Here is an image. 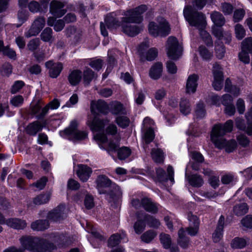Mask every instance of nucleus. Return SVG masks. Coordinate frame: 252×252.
Returning a JSON list of instances; mask_svg holds the SVG:
<instances>
[{
	"mask_svg": "<svg viewBox=\"0 0 252 252\" xmlns=\"http://www.w3.org/2000/svg\"><path fill=\"white\" fill-rule=\"evenodd\" d=\"M148 9L145 4L124 11L121 22L115 18L113 14L108 15L105 20L107 28L110 30L121 27V31L129 36H134L143 31L140 24L143 20V14Z\"/></svg>",
	"mask_w": 252,
	"mask_h": 252,
	"instance_id": "nucleus-1",
	"label": "nucleus"
},
{
	"mask_svg": "<svg viewBox=\"0 0 252 252\" xmlns=\"http://www.w3.org/2000/svg\"><path fill=\"white\" fill-rule=\"evenodd\" d=\"M233 122L232 120L226 121L223 125L218 124L214 126L211 135L212 142L219 149H225L227 153L232 152L237 147L234 140L227 141L223 136L232 130Z\"/></svg>",
	"mask_w": 252,
	"mask_h": 252,
	"instance_id": "nucleus-2",
	"label": "nucleus"
},
{
	"mask_svg": "<svg viewBox=\"0 0 252 252\" xmlns=\"http://www.w3.org/2000/svg\"><path fill=\"white\" fill-rule=\"evenodd\" d=\"M184 15L186 20L191 26L200 30L201 36L208 45H212V40L209 33L204 30L206 26V17L201 12L194 11L191 6H186L184 9Z\"/></svg>",
	"mask_w": 252,
	"mask_h": 252,
	"instance_id": "nucleus-3",
	"label": "nucleus"
},
{
	"mask_svg": "<svg viewBox=\"0 0 252 252\" xmlns=\"http://www.w3.org/2000/svg\"><path fill=\"white\" fill-rule=\"evenodd\" d=\"M20 240L24 248L33 252H50L55 248L53 244L38 237L23 236Z\"/></svg>",
	"mask_w": 252,
	"mask_h": 252,
	"instance_id": "nucleus-4",
	"label": "nucleus"
},
{
	"mask_svg": "<svg viewBox=\"0 0 252 252\" xmlns=\"http://www.w3.org/2000/svg\"><path fill=\"white\" fill-rule=\"evenodd\" d=\"M77 126L78 123L76 120L72 121L67 128L60 132L61 136L73 140L85 139L87 137V133L85 131L78 130Z\"/></svg>",
	"mask_w": 252,
	"mask_h": 252,
	"instance_id": "nucleus-5",
	"label": "nucleus"
},
{
	"mask_svg": "<svg viewBox=\"0 0 252 252\" xmlns=\"http://www.w3.org/2000/svg\"><path fill=\"white\" fill-rule=\"evenodd\" d=\"M148 31L149 33L153 36H165L169 34L170 28L166 20L161 19L158 24L154 22H150L148 25Z\"/></svg>",
	"mask_w": 252,
	"mask_h": 252,
	"instance_id": "nucleus-6",
	"label": "nucleus"
},
{
	"mask_svg": "<svg viewBox=\"0 0 252 252\" xmlns=\"http://www.w3.org/2000/svg\"><path fill=\"white\" fill-rule=\"evenodd\" d=\"M166 53L168 57L172 60H177L182 55V47L179 44L176 38L170 36L166 44Z\"/></svg>",
	"mask_w": 252,
	"mask_h": 252,
	"instance_id": "nucleus-7",
	"label": "nucleus"
},
{
	"mask_svg": "<svg viewBox=\"0 0 252 252\" xmlns=\"http://www.w3.org/2000/svg\"><path fill=\"white\" fill-rule=\"evenodd\" d=\"M94 137L99 148L102 150H106L109 154L115 152L119 147L118 142L110 141L108 143L107 137L104 133H96L94 135Z\"/></svg>",
	"mask_w": 252,
	"mask_h": 252,
	"instance_id": "nucleus-8",
	"label": "nucleus"
},
{
	"mask_svg": "<svg viewBox=\"0 0 252 252\" xmlns=\"http://www.w3.org/2000/svg\"><path fill=\"white\" fill-rule=\"evenodd\" d=\"M214 80L212 85L215 90L220 91L222 87L223 75L222 68L220 64L215 63L213 67Z\"/></svg>",
	"mask_w": 252,
	"mask_h": 252,
	"instance_id": "nucleus-9",
	"label": "nucleus"
},
{
	"mask_svg": "<svg viewBox=\"0 0 252 252\" xmlns=\"http://www.w3.org/2000/svg\"><path fill=\"white\" fill-rule=\"evenodd\" d=\"M45 22V19L43 17H39L36 18L33 22L31 28L27 32L26 34V36L29 37L38 34L41 29L44 27Z\"/></svg>",
	"mask_w": 252,
	"mask_h": 252,
	"instance_id": "nucleus-10",
	"label": "nucleus"
},
{
	"mask_svg": "<svg viewBox=\"0 0 252 252\" xmlns=\"http://www.w3.org/2000/svg\"><path fill=\"white\" fill-rule=\"evenodd\" d=\"M97 189L100 194L109 191L110 188L113 187L111 181L105 176H99L96 180Z\"/></svg>",
	"mask_w": 252,
	"mask_h": 252,
	"instance_id": "nucleus-11",
	"label": "nucleus"
},
{
	"mask_svg": "<svg viewBox=\"0 0 252 252\" xmlns=\"http://www.w3.org/2000/svg\"><path fill=\"white\" fill-rule=\"evenodd\" d=\"M64 205H60L56 208L50 212L47 216L48 220L53 221H59L63 219L65 216L64 211Z\"/></svg>",
	"mask_w": 252,
	"mask_h": 252,
	"instance_id": "nucleus-12",
	"label": "nucleus"
},
{
	"mask_svg": "<svg viewBox=\"0 0 252 252\" xmlns=\"http://www.w3.org/2000/svg\"><path fill=\"white\" fill-rule=\"evenodd\" d=\"M189 226L187 228L188 234L190 236H195L197 234L199 229V221L198 218L191 214L188 215Z\"/></svg>",
	"mask_w": 252,
	"mask_h": 252,
	"instance_id": "nucleus-13",
	"label": "nucleus"
},
{
	"mask_svg": "<svg viewBox=\"0 0 252 252\" xmlns=\"http://www.w3.org/2000/svg\"><path fill=\"white\" fill-rule=\"evenodd\" d=\"M199 76L196 74H190L189 76L186 85V92L187 93L190 94H193L196 92L198 86V80Z\"/></svg>",
	"mask_w": 252,
	"mask_h": 252,
	"instance_id": "nucleus-14",
	"label": "nucleus"
},
{
	"mask_svg": "<svg viewBox=\"0 0 252 252\" xmlns=\"http://www.w3.org/2000/svg\"><path fill=\"white\" fill-rule=\"evenodd\" d=\"M92 111L94 113L107 114L109 112V104L102 100L97 101H93L91 103Z\"/></svg>",
	"mask_w": 252,
	"mask_h": 252,
	"instance_id": "nucleus-15",
	"label": "nucleus"
},
{
	"mask_svg": "<svg viewBox=\"0 0 252 252\" xmlns=\"http://www.w3.org/2000/svg\"><path fill=\"white\" fill-rule=\"evenodd\" d=\"M46 67L49 69V75L52 78H57L60 74L63 69V65L61 63H54L52 61L46 63Z\"/></svg>",
	"mask_w": 252,
	"mask_h": 252,
	"instance_id": "nucleus-16",
	"label": "nucleus"
},
{
	"mask_svg": "<svg viewBox=\"0 0 252 252\" xmlns=\"http://www.w3.org/2000/svg\"><path fill=\"white\" fill-rule=\"evenodd\" d=\"M64 6L63 2L53 1L50 4V11L54 16L61 17L66 12V11L63 9Z\"/></svg>",
	"mask_w": 252,
	"mask_h": 252,
	"instance_id": "nucleus-17",
	"label": "nucleus"
},
{
	"mask_svg": "<svg viewBox=\"0 0 252 252\" xmlns=\"http://www.w3.org/2000/svg\"><path fill=\"white\" fill-rule=\"evenodd\" d=\"M5 224L9 227L15 229H22L27 225L26 220L19 218H10L6 220Z\"/></svg>",
	"mask_w": 252,
	"mask_h": 252,
	"instance_id": "nucleus-18",
	"label": "nucleus"
},
{
	"mask_svg": "<svg viewBox=\"0 0 252 252\" xmlns=\"http://www.w3.org/2000/svg\"><path fill=\"white\" fill-rule=\"evenodd\" d=\"M106 122H108L106 120L99 119L97 118H94L92 120H89L88 122V124L91 130L94 132H98L102 130Z\"/></svg>",
	"mask_w": 252,
	"mask_h": 252,
	"instance_id": "nucleus-19",
	"label": "nucleus"
},
{
	"mask_svg": "<svg viewBox=\"0 0 252 252\" xmlns=\"http://www.w3.org/2000/svg\"><path fill=\"white\" fill-rule=\"evenodd\" d=\"M92 170L90 167L85 165H79L77 174L80 179L83 182L87 181L90 178Z\"/></svg>",
	"mask_w": 252,
	"mask_h": 252,
	"instance_id": "nucleus-20",
	"label": "nucleus"
},
{
	"mask_svg": "<svg viewBox=\"0 0 252 252\" xmlns=\"http://www.w3.org/2000/svg\"><path fill=\"white\" fill-rule=\"evenodd\" d=\"M224 223V218L222 216H221L219 220L216 229L213 234V239L215 242H219L222 237V230Z\"/></svg>",
	"mask_w": 252,
	"mask_h": 252,
	"instance_id": "nucleus-21",
	"label": "nucleus"
},
{
	"mask_svg": "<svg viewBox=\"0 0 252 252\" xmlns=\"http://www.w3.org/2000/svg\"><path fill=\"white\" fill-rule=\"evenodd\" d=\"M162 72V64L160 63H155L151 68L149 71L150 77L154 80L159 79Z\"/></svg>",
	"mask_w": 252,
	"mask_h": 252,
	"instance_id": "nucleus-22",
	"label": "nucleus"
},
{
	"mask_svg": "<svg viewBox=\"0 0 252 252\" xmlns=\"http://www.w3.org/2000/svg\"><path fill=\"white\" fill-rule=\"evenodd\" d=\"M109 112L115 115L124 114L125 113V109L121 102L113 101L109 104Z\"/></svg>",
	"mask_w": 252,
	"mask_h": 252,
	"instance_id": "nucleus-23",
	"label": "nucleus"
},
{
	"mask_svg": "<svg viewBox=\"0 0 252 252\" xmlns=\"http://www.w3.org/2000/svg\"><path fill=\"white\" fill-rule=\"evenodd\" d=\"M142 205L148 212L156 213L158 211L157 205L149 198H145L142 199Z\"/></svg>",
	"mask_w": 252,
	"mask_h": 252,
	"instance_id": "nucleus-24",
	"label": "nucleus"
},
{
	"mask_svg": "<svg viewBox=\"0 0 252 252\" xmlns=\"http://www.w3.org/2000/svg\"><path fill=\"white\" fill-rule=\"evenodd\" d=\"M186 177L188 179L190 185L194 187H200L203 183V181L201 176L197 174H193L188 176L186 174Z\"/></svg>",
	"mask_w": 252,
	"mask_h": 252,
	"instance_id": "nucleus-25",
	"label": "nucleus"
},
{
	"mask_svg": "<svg viewBox=\"0 0 252 252\" xmlns=\"http://www.w3.org/2000/svg\"><path fill=\"white\" fill-rule=\"evenodd\" d=\"M45 126L44 123L42 124L40 122L36 121L29 125L27 127V132L31 135H35L36 133L41 130Z\"/></svg>",
	"mask_w": 252,
	"mask_h": 252,
	"instance_id": "nucleus-26",
	"label": "nucleus"
},
{
	"mask_svg": "<svg viewBox=\"0 0 252 252\" xmlns=\"http://www.w3.org/2000/svg\"><path fill=\"white\" fill-rule=\"evenodd\" d=\"M49 223L46 220H37L31 223V228L34 230L43 231L49 227Z\"/></svg>",
	"mask_w": 252,
	"mask_h": 252,
	"instance_id": "nucleus-27",
	"label": "nucleus"
},
{
	"mask_svg": "<svg viewBox=\"0 0 252 252\" xmlns=\"http://www.w3.org/2000/svg\"><path fill=\"white\" fill-rule=\"evenodd\" d=\"M211 18L214 24V26L221 27L225 23V19L224 17L219 12H213L211 15Z\"/></svg>",
	"mask_w": 252,
	"mask_h": 252,
	"instance_id": "nucleus-28",
	"label": "nucleus"
},
{
	"mask_svg": "<svg viewBox=\"0 0 252 252\" xmlns=\"http://www.w3.org/2000/svg\"><path fill=\"white\" fill-rule=\"evenodd\" d=\"M81 78V71L77 70H74L69 74L68 81L71 85L76 86L80 82Z\"/></svg>",
	"mask_w": 252,
	"mask_h": 252,
	"instance_id": "nucleus-29",
	"label": "nucleus"
},
{
	"mask_svg": "<svg viewBox=\"0 0 252 252\" xmlns=\"http://www.w3.org/2000/svg\"><path fill=\"white\" fill-rule=\"evenodd\" d=\"M125 237L126 234L123 232L121 234L116 233L111 235L108 240V246L113 247L117 245L121 242V240L124 239Z\"/></svg>",
	"mask_w": 252,
	"mask_h": 252,
	"instance_id": "nucleus-30",
	"label": "nucleus"
},
{
	"mask_svg": "<svg viewBox=\"0 0 252 252\" xmlns=\"http://www.w3.org/2000/svg\"><path fill=\"white\" fill-rule=\"evenodd\" d=\"M191 110V105L189 100L186 98H182L180 103L181 113L184 115H187L190 113Z\"/></svg>",
	"mask_w": 252,
	"mask_h": 252,
	"instance_id": "nucleus-31",
	"label": "nucleus"
},
{
	"mask_svg": "<svg viewBox=\"0 0 252 252\" xmlns=\"http://www.w3.org/2000/svg\"><path fill=\"white\" fill-rule=\"evenodd\" d=\"M50 197L51 194L49 192L40 194L33 199V202L35 205H37L46 203L49 201Z\"/></svg>",
	"mask_w": 252,
	"mask_h": 252,
	"instance_id": "nucleus-32",
	"label": "nucleus"
},
{
	"mask_svg": "<svg viewBox=\"0 0 252 252\" xmlns=\"http://www.w3.org/2000/svg\"><path fill=\"white\" fill-rule=\"evenodd\" d=\"M52 34V30L50 28H46L42 31L41 33V39L44 42L52 43L54 40V37H53Z\"/></svg>",
	"mask_w": 252,
	"mask_h": 252,
	"instance_id": "nucleus-33",
	"label": "nucleus"
},
{
	"mask_svg": "<svg viewBox=\"0 0 252 252\" xmlns=\"http://www.w3.org/2000/svg\"><path fill=\"white\" fill-rule=\"evenodd\" d=\"M151 154L153 159L156 162H161L163 161L164 154L160 149L153 148L152 150Z\"/></svg>",
	"mask_w": 252,
	"mask_h": 252,
	"instance_id": "nucleus-34",
	"label": "nucleus"
},
{
	"mask_svg": "<svg viewBox=\"0 0 252 252\" xmlns=\"http://www.w3.org/2000/svg\"><path fill=\"white\" fill-rule=\"evenodd\" d=\"M179 239L178 240L180 246L183 248H186L189 244V239L185 236V231L183 228H181L178 232Z\"/></svg>",
	"mask_w": 252,
	"mask_h": 252,
	"instance_id": "nucleus-35",
	"label": "nucleus"
},
{
	"mask_svg": "<svg viewBox=\"0 0 252 252\" xmlns=\"http://www.w3.org/2000/svg\"><path fill=\"white\" fill-rule=\"evenodd\" d=\"M248 207L246 203H242L236 205L234 207V213L237 216H242L247 213Z\"/></svg>",
	"mask_w": 252,
	"mask_h": 252,
	"instance_id": "nucleus-36",
	"label": "nucleus"
},
{
	"mask_svg": "<svg viewBox=\"0 0 252 252\" xmlns=\"http://www.w3.org/2000/svg\"><path fill=\"white\" fill-rule=\"evenodd\" d=\"M115 122L120 127L125 128L129 126L130 120L126 116H119L116 118Z\"/></svg>",
	"mask_w": 252,
	"mask_h": 252,
	"instance_id": "nucleus-37",
	"label": "nucleus"
},
{
	"mask_svg": "<svg viewBox=\"0 0 252 252\" xmlns=\"http://www.w3.org/2000/svg\"><path fill=\"white\" fill-rule=\"evenodd\" d=\"M28 12L25 8H21V9L19 10L18 12V19L20 24L17 25L16 27H19L21 26L25 21H27L28 18Z\"/></svg>",
	"mask_w": 252,
	"mask_h": 252,
	"instance_id": "nucleus-38",
	"label": "nucleus"
},
{
	"mask_svg": "<svg viewBox=\"0 0 252 252\" xmlns=\"http://www.w3.org/2000/svg\"><path fill=\"white\" fill-rule=\"evenodd\" d=\"M236 37L238 40L242 39L246 35V31L243 26L239 24L234 27Z\"/></svg>",
	"mask_w": 252,
	"mask_h": 252,
	"instance_id": "nucleus-39",
	"label": "nucleus"
},
{
	"mask_svg": "<svg viewBox=\"0 0 252 252\" xmlns=\"http://www.w3.org/2000/svg\"><path fill=\"white\" fill-rule=\"evenodd\" d=\"M157 233L153 230H149L143 233L141 236V240L145 243H150L157 236Z\"/></svg>",
	"mask_w": 252,
	"mask_h": 252,
	"instance_id": "nucleus-40",
	"label": "nucleus"
},
{
	"mask_svg": "<svg viewBox=\"0 0 252 252\" xmlns=\"http://www.w3.org/2000/svg\"><path fill=\"white\" fill-rule=\"evenodd\" d=\"M225 49L223 44L221 43H218L215 46V53L218 59H222L225 55Z\"/></svg>",
	"mask_w": 252,
	"mask_h": 252,
	"instance_id": "nucleus-41",
	"label": "nucleus"
},
{
	"mask_svg": "<svg viewBox=\"0 0 252 252\" xmlns=\"http://www.w3.org/2000/svg\"><path fill=\"white\" fill-rule=\"evenodd\" d=\"M138 218V220L134 223V229L136 233L140 234L144 230L146 224L144 221L139 220L141 218L139 216Z\"/></svg>",
	"mask_w": 252,
	"mask_h": 252,
	"instance_id": "nucleus-42",
	"label": "nucleus"
},
{
	"mask_svg": "<svg viewBox=\"0 0 252 252\" xmlns=\"http://www.w3.org/2000/svg\"><path fill=\"white\" fill-rule=\"evenodd\" d=\"M246 241L242 238H236L231 242V246L234 249H242L246 246Z\"/></svg>",
	"mask_w": 252,
	"mask_h": 252,
	"instance_id": "nucleus-43",
	"label": "nucleus"
},
{
	"mask_svg": "<svg viewBox=\"0 0 252 252\" xmlns=\"http://www.w3.org/2000/svg\"><path fill=\"white\" fill-rule=\"evenodd\" d=\"M159 237L161 243L163 247L165 249L169 248L171 244L170 236L168 234L161 233Z\"/></svg>",
	"mask_w": 252,
	"mask_h": 252,
	"instance_id": "nucleus-44",
	"label": "nucleus"
},
{
	"mask_svg": "<svg viewBox=\"0 0 252 252\" xmlns=\"http://www.w3.org/2000/svg\"><path fill=\"white\" fill-rule=\"evenodd\" d=\"M199 52L202 59L205 60H209L213 56L212 52L209 51L204 46H200L199 49Z\"/></svg>",
	"mask_w": 252,
	"mask_h": 252,
	"instance_id": "nucleus-45",
	"label": "nucleus"
},
{
	"mask_svg": "<svg viewBox=\"0 0 252 252\" xmlns=\"http://www.w3.org/2000/svg\"><path fill=\"white\" fill-rule=\"evenodd\" d=\"M94 72L90 68H87L84 71V82L86 85H88L94 78Z\"/></svg>",
	"mask_w": 252,
	"mask_h": 252,
	"instance_id": "nucleus-46",
	"label": "nucleus"
},
{
	"mask_svg": "<svg viewBox=\"0 0 252 252\" xmlns=\"http://www.w3.org/2000/svg\"><path fill=\"white\" fill-rule=\"evenodd\" d=\"M131 150L127 147H124L118 151V157L120 159H124L129 156Z\"/></svg>",
	"mask_w": 252,
	"mask_h": 252,
	"instance_id": "nucleus-47",
	"label": "nucleus"
},
{
	"mask_svg": "<svg viewBox=\"0 0 252 252\" xmlns=\"http://www.w3.org/2000/svg\"><path fill=\"white\" fill-rule=\"evenodd\" d=\"M242 48L252 53V37L246 38L242 42Z\"/></svg>",
	"mask_w": 252,
	"mask_h": 252,
	"instance_id": "nucleus-48",
	"label": "nucleus"
},
{
	"mask_svg": "<svg viewBox=\"0 0 252 252\" xmlns=\"http://www.w3.org/2000/svg\"><path fill=\"white\" fill-rule=\"evenodd\" d=\"M205 116L204 105L202 102L197 104L195 110V116L197 118H202Z\"/></svg>",
	"mask_w": 252,
	"mask_h": 252,
	"instance_id": "nucleus-49",
	"label": "nucleus"
},
{
	"mask_svg": "<svg viewBox=\"0 0 252 252\" xmlns=\"http://www.w3.org/2000/svg\"><path fill=\"white\" fill-rule=\"evenodd\" d=\"M144 220L147 221L151 227L157 228L160 225L159 221L150 216H145Z\"/></svg>",
	"mask_w": 252,
	"mask_h": 252,
	"instance_id": "nucleus-50",
	"label": "nucleus"
},
{
	"mask_svg": "<svg viewBox=\"0 0 252 252\" xmlns=\"http://www.w3.org/2000/svg\"><path fill=\"white\" fill-rule=\"evenodd\" d=\"M24 102V98L22 95H18L13 97L10 100V103L15 107L21 106Z\"/></svg>",
	"mask_w": 252,
	"mask_h": 252,
	"instance_id": "nucleus-51",
	"label": "nucleus"
},
{
	"mask_svg": "<svg viewBox=\"0 0 252 252\" xmlns=\"http://www.w3.org/2000/svg\"><path fill=\"white\" fill-rule=\"evenodd\" d=\"M147 129L144 135V139L146 143L148 144L153 140L155 135L152 127H149Z\"/></svg>",
	"mask_w": 252,
	"mask_h": 252,
	"instance_id": "nucleus-52",
	"label": "nucleus"
},
{
	"mask_svg": "<svg viewBox=\"0 0 252 252\" xmlns=\"http://www.w3.org/2000/svg\"><path fill=\"white\" fill-rule=\"evenodd\" d=\"M158 54V50L155 48L150 49L145 55L146 58L148 61H153L156 59Z\"/></svg>",
	"mask_w": 252,
	"mask_h": 252,
	"instance_id": "nucleus-53",
	"label": "nucleus"
},
{
	"mask_svg": "<svg viewBox=\"0 0 252 252\" xmlns=\"http://www.w3.org/2000/svg\"><path fill=\"white\" fill-rule=\"evenodd\" d=\"M39 45L40 40L38 38H36L30 40L28 43L27 46L30 50L33 51L39 47Z\"/></svg>",
	"mask_w": 252,
	"mask_h": 252,
	"instance_id": "nucleus-54",
	"label": "nucleus"
},
{
	"mask_svg": "<svg viewBox=\"0 0 252 252\" xmlns=\"http://www.w3.org/2000/svg\"><path fill=\"white\" fill-rule=\"evenodd\" d=\"M221 10L225 15H229L232 12L233 7L230 3L224 2L221 4Z\"/></svg>",
	"mask_w": 252,
	"mask_h": 252,
	"instance_id": "nucleus-55",
	"label": "nucleus"
},
{
	"mask_svg": "<svg viewBox=\"0 0 252 252\" xmlns=\"http://www.w3.org/2000/svg\"><path fill=\"white\" fill-rule=\"evenodd\" d=\"M30 11L32 13H36L40 10L39 3L35 1H32L28 4Z\"/></svg>",
	"mask_w": 252,
	"mask_h": 252,
	"instance_id": "nucleus-56",
	"label": "nucleus"
},
{
	"mask_svg": "<svg viewBox=\"0 0 252 252\" xmlns=\"http://www.w3.org/2000/svg\"><path fill=\"white\" fill-rule=\"evenodd\" d=\"M233 101L232 96L228 94H225L221 97V102L224 106L233 104Z\"/></svg>",
	"mask_w": 252,
	"mask_h": 252,
	"instance_id": "nucleus-57",
	"label": "nucleus"
},
{
	"mask_svg": "<svg viewBox=\"0 0 252 252\" xmlns=\"http://www.w3.org/2000/svg\"><path fill=\"white\" fill-rule=\"evenodd\" d=\"M247 50L242 49V51L239 54L240 60L245 63H249L250 61V57Z\"/></svg>",
	"mask_w": 252,
	"mask_h": 252,
	"instance_id": "nucleus-58",
	"label": "nucleus"
},
{
	"mask_svg": "<svg viewBox=\"0 0 252 252\" xmlns=\"http://www.w3.org/2000/svg\"><path fill=\"white\" fill-rule=\"evenodd\" d=\"M236 107L239 114H242L245 111V103L244 100L239 98L236 101Z\"/></svg>",
	"mask_w": 252,
	"mask_h": 252,
	"instance_id": "nucleus-59",
	"label": "nucleus"
},
{
	"mask_svg": "<svg viewBox=\"0 0 252 252\" xmlns=\"http://www.w3.org/2000/svg\"><path fill=\"white\" fill-rule=\"evenodd\" d=\"M245 15V11L241 9H237L234 11L233 15V20L237 22L241 20Z\"/></svg>",
	"mask_w": 252,
	"mask_h": 252,
	"instance_id": "nucleus-60",
	"label": "nucleus"
},
{
	"mask_svg": "<svg viewBox=\"0 0 252 252\" xmlns=\"http://www.w3.org/2000/svg\"><path fill=\"white\" fill-rule=\"evenodd\" d=\"M212 32L213 34L219 39H222L224 37L221 27L213 26L212 27Z\"/></svg>",
	"mask_w": 252,
	"mask_h": 252,
	"instance_id": "nucleus-61",
	"label": "nucleus"
},
{
	"mask_svg": "<svg viewBox=\"0 0 252 252\" xmlns=\"http://www.w3.org/2000/svg\"><path fill=\"white\" fill-rule=\"evenodd\" d=\"M2 52L4 55L11 59H15L16 58V54L15 52L7 46L3 48Z\"/></svg>",
	"mask_w": 252,
	"mask_h": 252,
	"instance_id": "nucleus-62",
	"label": "nucleus"
},
{
	"mask_svg": "<svg viewBox=\"0 0 252 252\" xmlns=\"http://www.w3.org/2000/svg\"><path fill=\"white\" fill-rule=\"evenodd\" d=\"M89 64L93 68L99 70L102 66L103 63L101 59H95L92 61Z\"/></svg>",
	"mask_w": 252,
	"mask_h": 252,
	"instance_id": "nucleus-63",
	"label": "nucleus"
},
{
	"mask_svg": "<svg viewBox=\"0 0 252 252\" xmlns=\"http://www.w3.org/2000/svg\"><path fill=\"white\" fill-rule=\"evenodd\" d=\"M239 143L242 146L246 147L249 144L250 141L247 136L244 134H240L237 137Z\"/></svg>",
	"mask_w": 252,
	"mask_h": 252,
	"instance_id": "nucleus-64",
	"label": "nucleus"
}]
</instances>
